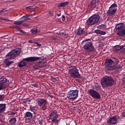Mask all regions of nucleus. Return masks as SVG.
I'll return each mask as SVG.
<instances>
[{
    "label": "nucleus",
    "mask_w": 125,
    "mask_h": 125,
    "mask_svg": "<svg viewBox=\"0 0 125 125\" xmlns=\"http://www.w3.org/2000/svg\"><path fill=\"white\" fill-rule=\"evenodd\" d=\"M118 64H119V60L114 58L106 59V61H104V65H105L106 70H120V65L117 66Z\"/></svg>",
    "instance_id": "nucleus-1"
},
{
    "label": "nucleus",
    "mask_w": 125,
    "mask_h": 125,
    "mask_svg": "<svg viewBox=\"0 0 125 125\" xmlns=\"http://www.w3.org/2000/svg\"><path fill=\"white\" fill-rule=\"evenodd\" d=\"M21 49H14L11 50V52L8 53L6 54V59H5V65L6 67H9L11 64H12V61H9V60H14L17 56H19L21 54Z\"/></svg>",
    "instance_id": "nucleus-2"
},
{
    "label": "nucleus",
    "mask_w": 125,
    "mask_h": 125,
    "mask_svg": "<svg viewBox=\"0 0 125 125\" xmlns=\"http://www.w3.org/2000/svg\"><path fill=\"white\" fill-rule=\"evenodd\" d=\"M115 81L111 76H104L103 77V80H101V87L105 88L114 85Z\"/></svg>",
    "instance_id": "nucleus-3"
},
{
    "label": "nucleus",
    "mask_w": 125,
    "mask_h": 125,
    "mask_svg": "<svg viewBox=\"0 0 125 125\" xmlns=\"http://www.w3.org/2000/svg\"><path fill=\"white\" fill-rule=\"evenodd\" d=\"M43 60V57H30L27 58L22 59V61H21L19 63H18V66L19 67H22L27 65V62H34L37 61Z\"/></svg>",
    "instance_id": "nucleus-4"
},
{
    "label": "nucleus",
    "mask_w": 125,
    "mask_h": 125,
    "mask_svg": "<svg viewBox=\"0 0 125 125\" xmlns=\"http://www.w3.org/2000/svg\"><path fill=\"white\" fill-rule=\"evenodd\" d=\"M82 46L83 50L88 53L93 52V51L94 50V46H93V43L90 39H85L82 41Z\"/></svg>",
    "instance_id": "nucleus-5"
},
{
    "label": "nucleus",
    "mask_w": 125,
    "mask_h": 125,
    "mask_svg": "<svg viewBox=\"0 0 125 125\" xmlns=\"http://www.w3.org/2000/svg\"><path fill=\"white\" fill-rule=\"evenodd\" d=\"M99 22V15L98 14H95L92 16L88 18V19H87V26H90L94 25H96Z\"/></svg>",
    "instance_id": "nucleus-6"
},
{
    "label": "nucleus",
    "mask_w": 125,
    "mask_h": 125,
    "mask_svg": "<svg viewBox=\"0 0 125 125\" xmlns=\"http://www.w3.org/2000/svg\"><path fill=\"white\" fill-rule=\"evenodd\" d=\"M114 32H117V36L124 37L125 36V25L124 23H119L116 24L114 28Z\"/></svg>",
    "instance_id": "nucleus-7"
},
{
    "label": "nucleus",
    "mask_w": 125,
    "mask_h": 125,
    "mask_svg": "<svg viewBox=\"0 0 125 125\" xmlns=\"http://www.w3.org/2000/svg\"><path fill=\"white\" fill-rule=\"evenodd\" d=\"M69 75L73 78H80V73H79V70L77 69V67L74 66L69 67Z\"/></svg>",
    "instance_id": "nucleus-8"
},
{
    "label": "nucleus",
    "mask_w": 125,
    "mask_h": 125,
    "mask_svg": "<svg viewBox=\"0 0 125 125\" xmlns=\"http://www.w3.org/2000/svg\"><path fill=\"white\" fill-rule=\"evenodd\" d=\"M99 90V87H95V89H88V94L94 99H101V95H100L99 93L96 92Z\"/></svg>",
    "instance_id": "nucleus-9"
},
{
    "label": "nucleus",
    "mask_w": 125,
    "mask_h": 125,
    "mask_svg": "<svg viewBox=\"0 0 125 125\" xmlns=\"http://www.w3.org/2000/svg\"><path fill=\"white\" fill-rule=\"evenodd\" d=\"M66 95H67V98L69 99L75 100V99H77V97H79V90H70L69 92H67Z\"/></svg>",
    "instance_id": "nucleus-10"
},
{
    "label": "nucleus",
    "mask_w": 125,
    "mask_h": 125,
    "mask_svg": "<svg viewBox=\"0 0 125 125\" xmlns=\"http://www.w3.org/2000/svg\"><path fill=\"white\" fill-rule=\"evenodd\" d=\"M117 11V4L115 3L112 4L109 6V9L107 10V12H106V15L109 17L112 16V15L115 14V11Z\"/></svg>",
    "instance_id": "nucleus-11"
},
{
    "label": "nucleus",
    "mask_w": 125,
    "mask_h": 125,
    "mask_svg": "<svg viewBox=\"0 0 125 125\" xmlns=\"http://www.w3.org/2000/svg\"><path fill=\"white\" fill-rule=\"evenodd\" d=\"M119 119H120L119 115H114L109 118V119H107V121H106V124L109 125H115V124H117V120H119Z\"/></svg>",
    "instance_id": "nucleus-12"
},
{
    "label": "nucleus",
    "mask_w": 125,
    "mask_h": 125,
    "mask_svg": "<svg viewBox=\"0 0 125 125\" xmlns=\"http://www.w3.org/2000/svg\"><path fill=\"white\" fill-rule=\"evenodd\" d=\"M46 66V62H44V61L42 60L39 61V62H37L34 65L32 66V67L34 68V69L38 70L40 68H42L44 67V66Z\"/></svg>",
    "instance_id": "nucleus-13"
},
{
    "label": "nucleus",
    "mask_w": 125,
    "mask_h": 125,
    "mask_svg": "<svg viewBox=\"0 0 125 125\" xmlns=\"http://www.w3.org/2000/svg\"><path fill=\"white\" fill-rule=\"evenodd\" d=\"M37 105L39 106H43L46 107V105H48V102H46V100H44L42 98L37 99Z\"/></svg>",
    "instance_id": "nucleus-14"
},
{
    "label": "nucleus",
    "mask_w": 125,
    "mask_h": 125,
    "mask_svg": "<svg viewBox=\"0 0 125 125\" xmlns=\"http://www.w3.org/2000/svg\"><path fill=\"white\" fill-rule=\"evenodd\" d=\"M58 114L56 113V111H51L50 113V120H51V123H58Z\"/></svg>",
    "instance_id": "nucleus-15"
},
{
    "label": "nucleus",
    "mask_w": 125,
    "mask_h": 125,
    "mask_svg": "<svg viewBox=\"0 0 125 125\" xmlns=\"http://www.w3.org/2000/svg\"><path fill=\"white\" fill-rule=\"evenodd\" d=\"M6 82L7 80L5 78L0 77V91L6 88Z\"/></svg>",
    "instance_id": "nucleus-16"
},
{
    "label": "nucleus",
    "mask_w": 125,
    "mask_h": 125,
    "mask_svg": "<svg viewBox=\"0 0 125 125\" xmlns=\"http://www.w3.org/2000/svg\"><path fill=\"white\" fill-rule=\"evenodd\" d=\"M97 6H98V0H90V4L88 5V7H90V9L96 8Z\"/></svg>",
    "instance_id": "nucleus-17"
},
{
    "label": "nucleus",
    "mask_w": 125,
    "mask_h": 125,
    "mask_svg": "<svg viewBox=\"0 0 125 125\" xmlns=\"http://www.w3.org/2000/svg\"><path fill=\"white\" fill-rule=\"evenodd\" d=\"M85 33V30L82 28H77V30H76V35L77 36H81Z\"/></svg>",
    "instance_id": "nucleus-18"
},
{
    "label": "nucleus",
    "mask_w": 125,
    "mask_h": 125,
    "mask_svg": "<svg viewBox=\"0 0 125 125\" xmlns=\"http://www.w3.org/2000/svg\"><path fill=\"white\" fill-rule=\"evenodd\" d=\"M32 117H33V114L30 112H25L24 113V119L30 120L32 119Z\"/></svg>",
    "instance_id": "nucleus-19"
},
{
    "label": "nucleus",
    "mask_w": 125,
    "mask_h": 125,
    "mask_svg": "<svg viewBox=\"0 0 125 125\" xmlns=\"http://www.w3.org/2000/svg\"><path fill=\"white\" fill-rule=\"evenodd\" d=\"M6 111V104H0V114H1Z\"/></svg>",
    "instance_id": "nucleus-20"
},
{
    "label": "nucleus",
    "mask_w": 125,
    "mask_h": 125,
    "mask_svg": "<svg viewBox=\"0 0 125 125\" xmlns=\"http://www.w3.org/2000/svg\"><path fill=\"white\" fill-rule=\"evenodd\" d=\"M11 29L18 30V31H19V33H21L22 34L25 35L26 34L25 32L23 31V30H21V27H19V26L13 25V26H11Z\"/></svg>",
    "instance_id": "nucleus-21"
},
{
    "label": "nucleus",
    "mask_w": 125,
    "mask_h": 125,
    "mask_svg": "<svg viewBox=\"0 0 125 125\" xmlns=\"http://www.w3.org/2000/svg\"><path fill=\"white\" fill-rule=\"evenodd\" d=\"M124 47H125V44H124V45H121V46L117 45V46H114V48H113V49H114L115 51H119L120 50H123L124 48H125Z\"/></svg>",
    "instance_id": "nucleus-22"
},
{
    "label": "nucleus",
    "mask_w": 125,
    "mask_h": 125,
    "mask_svg": "<svg viewBox=\"0 0 125 125\" xmlns=\"http://www.w3.org/2000/svg\"><path fill=\"white\" fill-rule=\"evenodd\" d=\"M69 4V2H64L58 3V7H65L66 5Z\"/></svg>",
    "instance_id": "nucleus-23"
},
{
    "label": "nucleus",
    "mask_w": 125,
    "mask_h": 125,
    "mask_svg": "<svg viewBox=\"0 0 125 125\" xmlns=\"http://www.w3.org/2000/svg\"><path fill=\"white\" fill-rule=\"evenodd\" d=\"M30 17V15H25V16H23L21 18V20H22L21 21H26L29 20V19H28V17Z\"/></svg>",
    "instance_id": "nucleus-24"
},
{
    "label": "nucleus",
    "mask_w": 125,
    "mask_h": 125,
    "mask_svg": "<svg viewBox=\"0 0 125 125\" xmlns=\"http://www.w3.org/2000/svg\"><path fill=\"white\" fill-rule=\"evenodd\" d=\"M24 21H14V22H13V24L16 25V26H21V25H23L22 23Z\"/></svg>",
    "instance_id": "nucleus-25"
},
{
    "label": "nucleus",
    "mask_w": 125,
    "mask_h": 125,
    "mask_svg": "<svg viewBox=\"0 0 125 125\" xmlns=\"http://www.w3.org/2000/svg\"><path fill=\"white\" fill-rule=\"evenodd\" d=\"M9 125H14L16 124V118H11V119L9 120Z\"/></svg>",
    "instance_id": "nucleus-26"
},
{
    "label": "nucleus",
    "mask_w": 125,
    "mask_h": 125,
    "mask_svg": "<svg viewBox=\"0 0 125 125\" xmlns=\"http://www.w3.org/2000/svg\"><path fill=\"white\" fill-rule=\"evenodd\" d=\"M6 100V97H4V95H0V102L4 101Z\"/></svg>",
    "instance_id": "nucleus-27"
},
{
    "label": "nucleus",
    "mask_w": 125,
    "mask_h": 125,
    "mask_svg": "<svg viewBox=\"0 0 125 125\" xmlns=\"http://www.w3.org/2000/svg\"><path fill=\"white\" fill-rule=\"evenodd\" d=\"M25 9H27L28 11H30L31 10H32L33 9H35V7L30 6L29 7H25Z\"/></svg>",
    "instance_id": "nucleus-28"
},
{
    "label": "nucleus",
    "mask_w": 125,
    "mask_h": 125,
    "mask_svg": "<svg viewBox=\"0 0 125 125\" xmlns=\"http://www.w3.org/2000/svg\"><path fill=\"white\" fill-rule=\"evenodd\" d=\"M62 21V22H64V21H65V17L64 16V15H62V16L61 17V18H60V21Z\"/></svg>",
    "instance_id": "nucleus-29"
},
{
    "label": "nucleus",
    "mask_w": 125,
    "mask_h": 125,
    "mask_svg": "<svg viewBox=\"0 0 125 125\" xmlns=\"http://www.w3.org/2000/svg\"><path fill=\"white\" fill-rule=\"evenodd\" d=\"M6 11H7V10H6L5 8L2 9L1 10H0V15L2 14V13H4V12H6Z\"/></svg>",
    "instance_id": "nucleus-30"
},
{
    "label": "nucleus",
    "mask_w": 125,
    "mask_h": 125,
    "mask_svg": "<svg viewBox=\"0 0 125 125\" xmlns=\"http://www.w3.org/2000/svg\"><path fill=\"white\" fill-rule=\"evenodd\" d=\"M106 28V24L100 25V29H105Z\"/></svg>",
    "instance_id": "nucleus-31"
},
{
    "label": "nucleus",
    "mask_w": 125,
    "mask_h": 125,
    "mask_svg": "<svg viewBox=\"0 0 125 125\" xmlns=\"http://www.w3.org/2000/svg\"><path fill=\"white\" fill-rule=\"evenodd\" d=\"M30 32L32 33V34H37V29H32V30L30 31Z\"/></svg>",
    "instance_id": "nucleus-32"
},
{
    "label": "nucleus",
    "mask_w": 125,
    "mask_h": 125,
    "mask_svg": "<svg viewBox=\"0 0 125 125\" xmlns=\"http://www.w3.org/2000/svg\"><path fill=\"white\" fill-rule=\"evenodd\" d=\"M58 34V35H66V34H64V33H63L62 32H57V34Z\"/></svg>",
    "instance_id": "nucleus-33"
},
{
    "label": "nucleus",
    "mask_w": 125,
    "mask_h": 125,
    "mask_svg": "<svg viewBox=\"0 0 125 125\" xmlns=\"http://www.w3.org/2000/svg\"><path fill=\"white\" fill-rule=\"evenodd\" d=\"M102 32H106L104 31H102L99 30H95V33H102Z\"/></svg>",
    "instance_id": "nucleus-34"
},
{
    "label": "nucleus",
    "mask_w": 125,
    "mask_h": 125,
    "mask_svg": "<svg viewBox=\"0 0 125 125\" xmlns=\"http://www.w3.org/2000/svg\"><path fill=\"white\" fill-rule=\"evenodd\" d=\"M98 34H100L101 35H106V32H100V33H95Z\"/></svg>",
    "instance_id": "nucleus-35"
},
{
    "label": "nucleus",
    "mask_w": 125,
    "mask_h": 125,
    "mask_svg": "<svg viewBox=\"0 0 125 125\" xmlns=\"http://www.w3.org/2000/svg\"><path fill=\"white\" fill-rule=\"evenodd\" d=\"M35 110H36V109H35V107H30V111H34Z\"/></svg>",
    "instance_id": "nucleus-36"
},
{
    "label": "nucleus",
    "mask_w": 125,
    "mask_h": 125,
    "mask_svg": "<svg viewBox=\"0 0 125 125\" xmlns=\"http://www.w3.org/2000/svg\"><path fill=\"white\" fill-rule=\"evenodd\" d=\"M121 115H122V117L125 118V110L124 111H122V114H121Z\"/></svg>",
    "instance_id": "nucleus-37"
},
{
    "label": "nucleus",
    "mask_w": 125,
    "mask_h": 125,
    "mask_svg": "<svg viewBox=\"0 0 125 125\" xmlns=\"http://www.w3.org/2000/svg\"><path fill=\"white\" fill-rule=\"evenodd\" d=\"M56 79H54V78H51V82H53V83H56Z\"/></svg>",
    "instance_id": "nucleus-38"
},
{
    "label": "nucleus",
    "mask_w": 125,
    "mask_h": 125,
    "mask_svg": "<svg viewBox=\"0 0 125 125\" xmlns=\"http://www.w3.org/2000/svg\"><path fill=\"white\" fill-rule=\"evenodd\" d=\"M14 115H16V113L12 112H9V115L14 116Z\"/></svg>",
    "instance_id": "nucleus-39"
},
{
    "label": "nucleus",
    "mask_w": 125,
    "mask_h": 125,
    "mask_svg": "<svg viewBox=\"0 0 125 125\" xmlns=\"http://www.w3.org/2000/svg\"><path fill=\"white\" fill-rule=\"evenodd\" d=\"M28 42H29V43H37V42H32V40H29V41H28Z\"/></svg>",
    "instance_id": "nucleus-40"
},
{
    "label": "nucleus",
    "mask_w": 125,
    "mask_h": 125,
    "mask_svg": "<svg viewBox=\"0 0 125 125\" xmlns=\"http://www.w3.org/2000/svg\"><path fill=\"white\" fill-rule=\"evenodd\" d=\"M35 44H37V46H38V47L42 46V44L38 43V42H35Z\"/></svg>",
    "instance_id": "nucleus-41"
},
{
    "label": "nucleus",
    "mask_w": 125,
    "mask_h": 125,
    "mask_svg": "<svg viewBox=\"0 0 125 125\" xmlns=\"http://www.w3.org/2000/svg\"><path fill=\"white\" fill-rule=\"evenodd\" d=\"M122 50L121 51V53H125V48L123 49H121Z\"/></svg>",
    "instance_id": "nucleus-42"
},
{
    "label": "nucleus",
    "mask_w": 125,
    "mask_h": 125,
    "mask_svg": "<svg viewBox=\"0 0 125 125\" xmlns=\"http://www.w3.org/2000/svg\"><path fill=\"white\" fill-rule=\"evenodd\" d=\"M28 102V101L25 100L24 101V102H22V103H24V104H27V103Z\"/></svg>",
    "instance_id": "nucleus-43"
},
{
    "label": "nucleus",
    "mask_w": 125,
    "mask_h": 125,
    "mask_svg": "<svg viewBox=\"0 0 125 125\" xmlns=\"http://www.w3.org/2000/svg\"><path fill=\"white\" fill-rule=\"evenodd\" d=\"M122 82H125V76H124V77H122Z\"/></svg>",
    "instance_id": "nucleus-44"
},
{
    "label": "nucleus",
    "mask_w": 125,
    "mask_h": 125,
    "mask_svg": "<svg viewBox=\"0 0 125 125\" xmlns=\"http://www.w3.org/2000/svg\"><path fill=\"white\" fill-rule=\"evenodd\" d=\"M0 20H1V21H6V19H3L2 18H0Z\"/></svg>",
    "instance_id": "nucleus-45"
},
{
    "label": "nucleus",
    "mask_w": 125,
    "mask_h": 125,
    "mask_svg": "<svg viewBox=\"0 0 125 125\" xmlns=\"http://www.w3.org/2000/svg\"><path fill=\"white\" fill-rule=\"evenodd\" d=\"M56 16H57L58 17H59V16H61V14H56Z\"/></svg>",
    "instance_id": "nucleus-46"
},
{
    "label": "nucleus",
    "mask_w": 125,
    "mask_h": 125,
    "mask_svg": "<svg viewBox=\"0 0 125 125\" xmlns=\"http://www.w3.org/2000/svg\"><path fill=\"white\" fill-rule=\"evenodd\" d=\"M22 26L27 27V24H23Z\"/></svg>",
    "instance_id": "nucleus-47"
},
{
    "label": "nucleus",
    "mask_w": 125,
    "mask_h": 125,
    "mask_svg": "<svg viewBox=\"0 0 125 125\" xmlns=\"http://www.w3.org/2000/svg\"><path fill=\"white\" fill-rule=\"evenodd\" d=\"M32 86H34V87H37V84H32Z\"/></svg>",
    "instance_id": "nucleus-48"
},
{
    "label": "nucleus",
    "mask_w": 125,
    "mask_h": 125,
    "mask_svg": "<svg viewBox=\"0 0 125 125\" xmlns=\"http://www.w3.org/2000/svg\"><path fill=\"white\" fill-rule=\"evenodd\" d=\"M32 0V1H33L34 0Z\"/></svg>",
    "instance_id": "nucleus-49"
},
{
    "label": "nucleus",
    "mask_w": 125,
    "mask_h": 125,
    "mask_svg": "<svg viewBox=\"0 0 125 125\" xmlns=\"http://www.w3.org/2000/svg\"><path fill=\"white\" fill-rule=\"evenodd\" d=\"M49 14H51V13H49Z\"/></svg>",
    "instance_id": "nucleus-50"
}]
</instances>
